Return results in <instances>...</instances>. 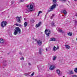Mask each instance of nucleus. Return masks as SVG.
<instances>
[{
    "label": "nucleus",
    "instance_id": "obj_1",
    "mask_svg": "<svg viewBox=\"0 0 77 77\" xmlns=\"http://www.w3.org/2000/svg\"><path fill=\"white\" fill-rule=\"evenodd\" d=\"M53 3L54 5L51 6L49 8L48 11V12H50L51 11H52L54 9H55L56 7L57 6H58V5L56 3L57 2V0H52Z\"/></svg>",
    "mask_w": 77,
    "mask_h": 77
},
{
    "label": "nucleus",
    "instance_id": "obj_2",
    "mask_svg": "<svg viewBox=\"0 0 77 77\" xmlns=\"http://www.w3.org/2000/svg\"><path fill=\"white\" fill-rule=\"evenodd\" d=\"M33 5H34V4H33L27 6V8H29V9L27 10L28 12H30L33 11Z\"/></svg>",
    "mask_w": 77,
    "mask_h": 77
},
{
    "label": "nucleus",
    "instance_id": "obj_3",
    "mask_svg": "<svg viewBox=\"0 0 77 77\" xmlns=\"http://www.w3.org/2000/svg\"><path fill=\"white\" fill-rule=\"evenodd\" d=\"M19 33V34L21 33V29L18 27H17L16 29L15 30V32H14V35H17V34Z\"/></svg>",
    "mask_w": 77,
    "mask_h": 77
},
{
    "label": "nucleus",
    "instance_id": "obj_4",
    "mask_svg": "<svg viewBox=\"0 0 77 77\" xmlns=\"http://www.w3.org/2000/svg\"><path fill=\"white\" fill-rule=\"evenodd\" d=\"M7 23L5 21H3L1 23V25L2 27H4L6 26Z\"/></svg>",
    "mask_w": 77,
    "mask_h": 77
},
{
    "label": "nucleus",
    "instance_id": "obj_5",
    "mask_svg": "<svg viewBox=\"0 0 77 77\" xmlns=\"http://www.w3.org/2000/svg\"><path fill=\"white\" fill-rule=\"evenodd\" d=\"M16 18L17 21L18 23H21V16H20V17H16Z\"/></svg>",
    "mask_w": 77,
    "mask_h": 77
},
{
    "label": "nucleus",
    "instance_id": "obj_6",
    "mask_svg": "<svg viewBox=\"0 0 77 77\" xmlns=\"http://www.w3.org/2000/svg\"><path fill=\"white\" fill-rule=\"evenodd\" d=\"M37 44H38V45H39V46H41V45L42 44V42L39 40L37 41Z\"/></svg>",
    "mask_w": 77,
    "mask_h": 77
},
{
    "label": "nucleus",
    "instance_id": "obj_7",
    "mask_svg": "<svg viewBox=\"0 0 77 77\" xmlns=\"http://www.w3.org/2000/svg\"><path fill=\"white\" fill-rule=\"evenodd\" d=\"M50 68H49L50 70H53L54 69V68H55V66L53 65H51L50 66Z\"/></svg>",
    "mask_w": 77,
    "mask_h": 77
},
{
    "label": "nucleus",
    "instance_id": "obj_8",
    "mask_svg": "<svg viewBox=\"0 0 77 77\" xmlns=\"http://www.w3.org/2000/svg\"><path fill=\"white\" fill-rule=\"evenodd\" d=\"M51 32V31L50 29H46L45 31V33H50Z\"/></svg>",
    "mask_w": 77,
    "mask_h": 77
},
{
    "label": "nucleus",
    "instance_id": "obj_9",
    "mask_svg": "<svg viewBox=\"0 0 77 77\" xmlns=\"http://www.w3.org/2000/svg\"><path fill=\"white\" fill-rule=\"evenodd\" d=\"M41 24V22H39L35 26V27L36 28H38V27H39V26H40V25Z\"/></svg>",
    "mask_w": 77,
    "mask_h": 77
},
{
    "label": "nucleus",
    "instance_id": "obj_10",
    "mask_svg": "<svg viewBox=\"0 0 77 77\" xmlns=\"http://www.w3.org/2000/svg\"><path fill=\"white\" fill-rule=\"evenodd\" d=\"M56 71L57 74L58 75H59L60 76V70H59V69H57V70Z\"/></svg>",
    "mask_w": 77,
    "mask_h": 77
},
{
    "label": "nucleus",
    "instance_id": "obj_11",
    "mask_svg": "<svg viewBox=\"0 0 77 77\" xmlns=\"http://www.w3.org/2000/svg\"><path fill=\"white\" fill-rule=\"evenodd\" d=\"M3 42H4L3 39L2 38H0V43L1 44H2V43H3Z\"/></svg>",
    "mask_w": 77,
    "mask_h": 77
},
{
    "label": "nucleus",
    "instance_id": "obj_12",
    "mask_svg": "<svg viewBox=\"0 0 77 77\" xmlns=\"http://www.w3.org/2000/svg\"><path fill=\"white\" fill-rule=\"evenodd\" d=\"M63 31L61 29L59 28L58 29V32H62V33H63V32H62Z\"/></svg>",
    "mask_w": 77,
    "mask_h": 77
},
{
    "label": "nucleus",
    "instance_id": "obj_13",
    "mask_svg": "<svg viewBox=\"0 0 77 77\" xmlns=\"http://www.w3.org/2000/svg\"><path fill=\"white\" fill-rule=\"evenodd\" d=\"M56 41V38H51V40H50V41Z\"/></svg>",
    "mask_w": 77,
    "mask_h": 77
},
{
    "label": "nucleus",
    "instance_id": "obj_14",
    "mask_svg": "<svg viewBox=\"0 0 77 77\" xmlns=\"http://www.w3.org/2000/svg\"><path fill=\"white\" fill-rule=\"evenodd\" d=\"M65 46L66 47V48H67V49H69V48H71V47L68 45H65Z\"/></svg>",
    "mask_w": 77,
    "mask_h": 77
},
{
    "label": "nucleus",
    "instance_id": "obj_15",
    "mask_svg": "<svg viewBox=\"0 0 77 77\" xmlns=\"http://www.w3.org/2000/svg\"><path fill=\"white\" fill-rule=\"evenodd\" d=\"M63 13L65 15L67 14V12H66V10H63Z\"/></svg>",
    "mask_w": 77,
    "mask_h": 77
},
{
    "label": "nucleus",
    "instance_id": "obj_16",
    "mask_svg": "<svg viewBox=\"0 0 77 77\" xmlns=\"http://www.w3.org/2000/svg\"><path fill=\"white\" fill-rule=\"evenodd\" d=\"M24 26L25 27H26L27 26V22H25L24 23Z\"/></svg>",
    "mask_w": 77,
    "mask_h": 77
},
{
    "label": "nucleus",
    "instance_id": "obj_17",
    "mask_svg": "<svg viewBox=\"0 0 77 77\" xmlns=\"http://www.w3.org/2000/svg\"><path fill=\"white\" fill-rule=\"evenodd\" d=\"M45 34H46L47 38H48V37H50V33H45Z\"/></svg>",
    "mask_w": 77,
    "mask_h": 77
},
{
    "label": "nucleus",
    "instance_id": "obj_18",
    "mask_svg": "<svg viewBox=\"0 0 77 77\" xmlns=\"http://www.w3.org/2000/svg\"><path fill=\"white\" fill-rule=\"evenodd\" d=\"M51 24L52 27H54V22H52L51 23Z\"/></svg>",
    "mask_w": 77,
    "mask_h": 77
},
{
    "label": "nucleus",
    "instance_id": "obj_19",
    "mask_svg": "<svg viewBox=\"0 0 77 77\" xmlns=\"http://www.w3.org/2000/svg\"><path fill=\"white\" fill-rule=\"evenodd\" d=\"M15 25L16 26H19V27H21V26H22V25H21V24L18 23H16Z\"/></svg>",
    "mask_w": 77,
    "mask_h": 77
},
{
    "label": "nucleus",
    "instance_id": "obj_20",
    "mask_svg": "<svg viewBox=\"0 0 77 77\" xmlns=\"http://www.w3.org/2000/svg\"><path fill=\"white\" fill-rule=\"evenodd\" d=\"M56 58H57V57L56 56H54L53 57V60H55L56 59Z\"/></svg>",
    "mask_w": 77,
    "mask_h": 77
},
{
    "label": "nucleus",
    "instance_id": "obj_21",
    "mask_svg": "<svg viewBox=\"0 0 77 77\" xmlns=\"http://www.w3.org/2000/svg\"><path fill=\"white\" fill-rule=\"evenodd\" d=\"M53 50H54V51H55V50H57V48L55 46H54L53 48Z\"/></svg>",
    "mask_w": 77,
    "mask_h": 77
},
{
    "label": "nucleus",
    "instance_id": "obj_22",
    "mask_svg": "<svg viewBox=\"0 0 77 77\" xmlns=\"http://www.w3.org/2000/svg\"><path fill=\"white\" fill-rule=\"evenodd\" d=\"M68 35L69 36H72V33H71L70 32H69L68 33Z\"/></svg>",
    "mask_w": 77,
    "mask_h": 77
},
{
    "label": "nucleus",
    "instance_id": "obj_23",
    "mask_svg": "<svg viewBox=\"0 0 77 77\" xmlns=\"http://www.w3.org/2000/svg\"><path fill=\"white\" fill-rule=\"evenodd\" d=\"M74 71L76 73H77V68H75Z\"/></svg>",
    "mask_w": 77,
    "mask_h": 77
},
{
    "label": "nucleus",
    "instance_id": "obj_24",
    "mask_svg": "<svg viewBox=\"0 0 77 77\" xmlns=\"http://www.w3.org/2000/svg\"><path fill=\"white\" fill-rule=\"evenodd\" d=\"M24 60V58L23 57H22L20 59V60Z\"/></svg>",
    "mask_w": 77,
    "mask_h": 77
},
{
    "label": "nucleus",
    "instance_id": "obj_25",
    "mask_svg": "<svg viewBox=\"0 0 77 77\" xmlns=\"http://www.w3.org/2000/svg\"><path fill=\"white\" fill-rule=\"evenodd\" d=\"M42 13V11H38V16H39V14H40Z\"/></svg>",
    "mask_w": 77,
    "mask_h": 77
},
{
    "label": "nucleus",
    "instance_id": "obj_26",
    "mask_svg": "<svg viewBox=\"0 0 77 77\" xmlns=\"http://www.w3.org/2000/svg\"><path fill=\"white\" fill-rule=\"evenodd\" d=\"M39 53L40 54H42V51H41V49H40L39 50Z\"/></svg>",
    "mask_w": 77,
    "mask_h": 77
},
{
    "label": "nucleus",
    "instance_id": "obj_27",
    "mask_svg": "<svg viewBox=\"0 0 77 77\" xmlns=\"http://www.w3.org/2000/svg\"><path fill=\"white\" fill-rule=\"evenodd\" d=\"M34 74H35V72H33L32 73V74L31 75V77H33Z\"/></svg>",
    "mask_w": 77,
    "mask_h": 77
},
{
    "label": "nucleus",
    "instance_id": "obj_28",
    "mask_svg": "<svg viewBox=\"0 0 77 77\" xmlns=\"http://www.w3.org/2000/svg\"><path fill=\"white\" fill-rule=\"evenodd\" d=\"M69 72L70 74H73V72H72V70L70 71Z\"/></svg>",
    "mask_w": 77,
    "mask_h": 77
},
{
    "label": "nucleus",
    "instance_id": "obj_29",
    "mask_svg": "<svg viewBox=\"0 0 77 77\" xmlns=\"http://www.w3.org/2000/svg\"><path fill=\"white\" fill-rule=\"evenodd\" d=\"M24 1V0H20V2L21 3V2H23Z\"/></svg>",
    "mask_w": 77,
    "mask_h": 77
},
{
    "label": "nucleus",
    "instance_id": "obj_30",
    "mask_svg": "<svg viewBox=\"0 0 77 77\" xmlns=\"http://www.w3.org/2000/svg\"><path fill=\"white\" fill-rule=\"evenodd\" d=\"M54 14H53L52 15V16H51V18H53V17H54Z\"/></svg>",
    "mask_w": 77,
    "mask_h": 77
},
{
    "label": "nucleus",
    "instance_id": "obj_31",
    "mask_svg": "<svg viewBox=\"0 0 77 77\" xmlns=\"http://www.w3.org/2000/svg\"><path fill=\"white\" fill-rule=\"evenodd\" d=\"M59 49V46H57V49L58 50Z\"/></svg>",
    "mask_w": 77,
    "mask_h": 77
},
{
    "label": "nucleus",
    "instance_id": "obj_32",
    "mask_svg": "<svg viewBox=\"0 0 77 77\" xmlns=\"http://www.w3.org/2000/svg\"><path fill=\"white\" fill-rule=\"evenodd\" d=\"M77 76L76 75H73L72 76V77H77Z\"/></svg>",
    "mask_w": 77,
    "mask_h": 77
},
{
    "label": "nucleus",
    "instance_id": "obj_33",
    "mask_svg": "<svg viewBox=\"0 0 77 77\" xmlns=\"http://www.w3.org/2000/svg\"><path fill=\"white\" fill-rule=\"evenodd\" d=\"M25 75H26V76H29V74H26Z\"/></svg>",
    "mask_w": 77,
    "mask_h": 77
},
{
    "label": "nucleus",
    "instance_id": "obj_34",
    "mask_svg": "<svg viewBox=\"0 0 77 77\" xmlns=\"http://www.w3.org/2000/svg\"><path fill=\"white\" fill-rule=\"evenodd\" d=\"M60 1H62V2H65V1H66V0H60Z\"/></svg>",
    "mask_w": 77,
    "mask_h": 77
},
{
    "label": "nucleus",
    "instance_id": "obj_35",
    "mask_svg": "<svg viewBox=\"0 0 77 77\" xmlns=\"http://www.w3.org/2000/svg\"><path fill=\"white\" fill-rule=\"evenodd\" d=\"M28 64L29 65V66H30V65H31V64L30 63H28Z\"/></svg>",
    "mask_w": 77,
    "mask_h": 77
},
{
    "label": "nucleus",
    "instance_id": "obj_36",
    "mask_svg": "<svg viewBox=\"0 0 77 77\" xmlns=\"http://www.w3.org/2000/svg\"><path fill=\"white\" fill-rule=\"evenodd\" d=\"M19 54L21 55L22 54V53H21V52L19 53Z\"/></svg>",
    "mask_w": 77,
    "mask_h": 77
},
{
    "label": "nucleus",
    "instance_id": "obj_37",
    "mask_svg": "<svg viewBox=\"0 0 77 77\" xmlns=\"http://www.w3.org/2000/svg\"><path fill=\"white\" fill-rule=\"evenodd\" d=\"M5 62H6V60H4V63H5Z\"/></svg>",
    "mask_w": 77,
    "mask_h": 77
},
{
    "label": "nucleus",
    "instance_id": "obj_38",
    "mask_svg": "<svg viewBox=\"0 0 77 77\" xmlns=\"http://www.w3.org/2000/svg\"><path fill=\"white\" fill-rule=\"evenodd\" d=\"M35 41H37V39H35Z\"/></svg>",
    "mask_w": 77,
    "mask_h": 77
},
{
    "label": "nucleus",
    "instance_id": "obj_39",
    "mask_svg": "<svg viewBox=\"0 0 77 77\" xmlns=\"http://www.w3.org/2000/svg\"><path fill=\"white\" fill-rule=\"evenodd\" d=\"M46 51H47V48H46Z\"/></svg>",
    "mask_w": 77,
    "mask_h": 77
},
{
    "label": "nucleus",
    "instance_id": "obj_40",
    "mask_svg": "<svg viewBox=\"0 0 77 77\" xmlns=\"http://www.w3.org/2000/svg\"><path fill=\"white\" fill-rule=\"evenodd\" d=\"M25 65H27V64H25Z\"/></svg>",
    "mask_w": 77,
    "mask_h": 77
},
{
    "label": "nucleus",
    "instance_id": "obj_41",
    "mask_svg": "<svg viewBox=\"0 0 77 77\" xmlns=\"http://www.w3.org/2000/svg\"><path fill=\"white\" fill-rule=\"evenodd\" d=\"M74 1H75V2H76V1H77V0H74Z\"/></svg>",
    "mask_w": 77,
    "mask_h": 77
},
{
    "label": "nucleus",
    "instance_id": "obj_42",
    "mask_svg": "<svg viewBox=\"0 0 77 77\" xmlns=\"http://www.w3.org/2000/svg\"><path fill=\"white\" fill-rule=\"evenodd\" d=\"M24 20H25L26 18H24Z\"/></svg>",
    "mask_w": 77,
    "mask_h": 77
},
{
    "label": "nucleus",
    "instance_id": "obj_43",
    "mask_svg": "<svg viewBox=\"0 0 77 77\" xmlns=\"http://www.w3.org/2000/svg\"><path fill=\"white\" fill-rule=\"evenodd\" d=\"M63 77H65V76H63Z\"/></svg>",
    "mask_w": 77,
    "mask_h": 77
},
{
    "label": "nucleus",
    "instance_id": "obj_44",
    "mask_svg": "<svg viewBox=\"0 0 77 77\" xmlns=\"http://www.w3.org/2000/svg\"><path fill=\"white\" fill-rule=\"evenodd\" d=\"M33 39H34V38H33Z\"/></svg>",
    "mask_w": 77,
    "mask_h": 77
},
{
    "label": "nucleus",
    "instance_id": "obj_45",
    "mask_svg": "<svg viewBox=\"0 0 77 77\" xmlns=\"http://www.w3.org/2000/svg\"><path fill=\"white\" fill-rule=\"evenodd\" d=\"M33 39H34V38H33Z\"/></svg>",
    "mask_w": 77,
    "mask_h": 77
},
{
    "label": "nucleus",
    "instance_id": "obj_46",
    "mask_svg": "<svg viewBox=\"0 0 77 77\" xmlns=\"http://www.w3.org/2000/svg\"><path fill=\"white\" fill-rule=\"evenodd\" d=\"M33 39H34V38H33Z\"/></svg>",
    "mask_w": 77,
    "mask_h": 77
}]
</instances>
